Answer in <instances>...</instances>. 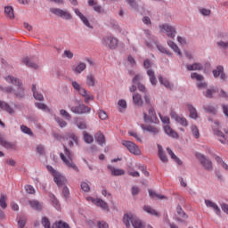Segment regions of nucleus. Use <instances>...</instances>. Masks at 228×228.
<instances>
[{
  "label": "nucleus",
  "instance_id": "obj_7",
  "mask_svg": "<svg viewBox=\"0 0 228 228\" xmlns=\"http://www.w3.org/2000/svg\"><path fill=\"white\" fill-rule=\"evenodd\" d=\"M51 13L63 19V20H72V13L67 10L60 8H52L50 9Z\"/></svg>",
  "mask_w": 228,
  "mask_h": 228
},
{
  "label": "nucleus",
  "instance_id": "obj_24",
  "mask_svg": "<svg viewBox=\"0 0 228 228\" xmlns=\"http://www.w3.org/2000/svg\"><path fill=\"white\" fill-rule=\"evenodd\" d=\"M94 138L99 145H103L104 143H106V137H104V134H102V133L101 132H97L94 134Z\"/></svg>",
  "mask_w": 228,
  "mask_h": 228
},
{
  "label": "nucleus",
  "instance_id": "obj_12",
  "mask_svg": "<svg viewBox=\"0 0 228 228\" xmlns=\"http://www.w3.org/2000/svg\"><path fill=\"white\" fill-rule=\"evenodd\" d=\"M122 145H124V147H126L129 152L134 154L135 156H140V154H142L140 148H138V146L131 141H122Z\"/></svg>",
  "mask_w": 228,
  "mask_h": 228
},
{
  "label": "nucleus",
  "instance_id": "obj_4",
  "mask_svg": "<svg viewBox=\"0 0 228 228\" xmlns=\"http://www.w3.org/2000/svg\"><path fill=\"white\" fill-rule=\"evenodd\" d=\"M5 81L10 83L11 85H14L17 87V92L14 93V95L18 97V99H22L24 97V88L22 87V82L19 78H15L14 77L8 76L5 77Z\"/></svg>",
  "mask_w": 228,
  "mask_h": 228
},
{
  "label": "nucleus",
  "instance_id": "obj_32",
  "mask_svg": "<svg viewBox=\"0 0 228 228\" xmlns=\"http://www.w3.org/2000/svg\"><path fill=\"white\" fill-rule=\"evenodd\" d=\"M167 45H169L170 48L173 49L178 54V56H183V53H181V50L179 49V46L174 43V41H167Z\"/></svg>",
  "mask_w": 228,
  "mask_h": 228
},
{
  "label": "nucleus",
  "instance_id": "obj_60",
  "mask_svg": "<svg viewBox=\"0 0 228 228\" xmlns=\"http://www.w3.org/2000/svg\"><path fill=\"white\" fill-rule=\"evenodd\" d=\"M42 225H44L45 228H51V223L49 222V219L47 217H43Z\"/></svg>",
  "mask_w": 228,
  "mask_h": 228
},
{
  "label": "nucleus",
  "instance_id": "obj_49",
  "mask_svg": "<svg viewBox=\"0 0 228 228\" xmlns=\"http://www.w3.org/2000/svg\"><path fill=\"white\" fill-rule=\"evenodd\" d=\"M205 111H207V113H211L212 115H216V109L211 105H206Z\"/></svg>",
  "mask_w": 228,
  "mask_h": 228
},
{
  "label": "nucleus",
  "instance_id": "obj_17",
  "mask_svg": "<svg viewBox=\"0 0 228 228\" xmlns=\"http://www.w3.org/2000/svg\"><path fill=\"white\" fill-rule=\"evenodd\" d=\"M0 144L2 145V147H4L5 149H11L12 151H15L17 149V144H15L14 142H9L1 136Z\"/></svg>",
  "mask_w": 228,
  "mask_h": 228
},
{
  "label": "nucleus",
  "instance_id": "obj_15",
  "mask_svg": "<svg viewBox=\"0 0 228 228\" xmlns=\"http://www.w3.org/2000/svg\"><path fill=\"white\" fill-rule=\"evenodd\" d=\"M74 12L77 17H79V19L82 20L85 26L91 28H93L92 25H90V21L88 20V19L85 15H83V13L81 12V11H79V9L77 8L74 9Z\"/></svg>",
  "mask_w": 228,
  "mask_h": 228
},
{
  "label": "nucleus",
  "instance_id": "obj_46",
  "mask_svg": "<svg viewBox=\"0 0 228 228\" xmlns=\"http://www.w3.org/2000/svg\"><path fill=\"white\" fill-rule=\"evenodd\" d=\"M0 206L2 207V209H6V208H8V205L6 204V196H4V194L0 196Z\"/></svg>",
  "mask_w": 228,
  "mask_h": 228
},
{
  "label": "nucleus",
  "instance_id": "obj_40",
  "mask_svg": "<svg viewBox=\"0 0 228 228\" xmlns=\"http://www.w3.org/2000/svg\"><path fill=\"white\" fill-rule=\"evenodd\" d=\"M149 195L151 199H157L158 200H161L163 199H167V197L161 195V194H158L156 193V191H152V190H149Z\"/></svg>",
  "mask_w": 228,
  "mask_h": 228
},
{
  "label": "nucleus",
  "instance_id": "obj_48",
  "mask_svg": "<svg viewBox=\"0 0 228 228\" xmlns=\"http://www.w3.org/2000/svg\"><path fill=\"white\" fill-rule=\"evenodd\" d=\"M191 129L194 138H200V133L199 132V128L197 127V126H192Z\"/></svg>",
  "mask_w": 228,
  "mask_h": 228
},
{
  "label": "nucleus",
  "instance_id": "obj_9",
  "mask_svg": "<svg viewBox=\"0 0 228 228\" xmlns=\"http://www.w3.org/2000/svg\"><path fill=\"white\" fill-rule=\"evenodd\" d=\"M169 115L170 118L176 122V124L183 126V127H188V120L186 118L177 114V112H175L174 110H170Z\"/></svg>",
  "mask_w": 228,
  "mask_h": 228
},
{
  "label": "nucleus",
  "instance_id": "obj_64",
  "mask_svg": "<svg viewBox=\"0 0 228 228\" xmlns=\"http://www.w3.org/2000/svg\"><path fill=\"white\" fill-rule=\"evenodd\" d=\"M99 228H110V226L104 221L98 222Z\"/></svg>",
  "mask_w": 228,
  "mask_h": 228
},
{
  "label": "nucleus",
  "instance_id": "obj_55",
  "mask_svg": "<svg viewBox=\"0 0 228 228\" xmlns=\"http://www.w3.org/2000/svg\"><path fill=\"white\" fill-rule=\"evenodd\" d=\"M25 191L29 195H34L35 193V188L33 187V185H25Z\"/></svg>",
  "mask_w": 228,
  "mask_h": 228
},
{
  "label": "nucleus",
  "instance_id": "obj_30",
  "mask_svg": "<svg viewBox=\"0 0 228 228\" xmlns=\"http://www.w3.org/2000/svg\"><path fill=\"white\" fill-rule=\"evenodd\" d=\"M143 211H145V213H148L149 215H152L153 216H159V213H158L156 209L152 208L149 205H145L143 207Z\"/></svg>",
  "mask_w": 228,
  "mask_h": 228
},
{
  "label": "nucleus",
  "instance_id": "obj_44",
  "mask_svg": "<svg viewBox=\"0 0 228 228\" xmlns=\"http://www.w3.org/2000/svg\"><path fill=\"white\" fill-rule=\"evenodd\" d=\"M30 208L33 209H42V203L38 202L37 200H30L29 201Z\"/></svg>",
  "mask_w": 228,
  "mask_h": 228
},
{
  "label": "nucleus",
  "instance_id": "obj_21",
  "mask_svg": "<svg viewBox=\"0 0 228 228\" xmlns=\"http://www.w3.org/2000/svg\"><path fill=\"white\" fill-rule=\"evenodd\" d=\"M141 127L142 131H147L148 133H151V134H158L159 133V129L156 126H145V125H141Z\"/></svg>",
  "mask_w": 228,
  "mask_h": 228
},
{
  "label": "nucleus",
  "instance_id": "obj_54",
  "mask_svg": "<svg viewBox=\"0 0 228 228\" xmlns=\"http://www.w3.org/2000/svg\"><path fill=\"white\" fill-rule=\"evenodd\" d=\"M191 79H196V81H202L204 79V77L198 73H191Z\"/></svg>",
  "mask_w": 228,
  "mask_h": 228
},
{
  "label": "nucleus",
  "instance_id": "obj_11",
  "mask_svg": "<svg viewBox=\"0 0 228 228\" xmlns=\"http://www.w3.org/2000/svg\"><path fill=\"white\" fill-rule=\"evenodd\" d=\"M196 158L197 159H199L200 163L202 165L205 170H213V163L211 162V160L206 159V156L201 153H196Z\"/></svg>",
  "mask_w": 228,
  "mask_h": 228
},
{
  "label": "nucleus",
  "instance_id": "obj_19",
  "mask_svg": "<svg viewBox=\"0 0 228 228\" xmlns=\"http://www.w3.org/2000/svg\"><path fill=\"white\" fill-rule=\"evenodd\" d=\"M214 134H216V136H217L218 141L223 143L225 144L227 143V138H225V134L220 131L218 128H214Z\"/></svg>",
  "mask_w": 228,
  "mask_h": 228
},
{
  "label": "nucleus",
  "instance_id": "obj_37",
  "mask_svg": "<svg viewBox=\"0 0 228 228\" xmlns=\"http://www.w3.org/2000/svg\"><path fill=\"white\" fill-rule=\"evenodd\" d=\"M32 92H33V96L36 99V101H44V95H42V94H38L37 92V86L36 85L32 86Z\"/></svg>",
  "mask_w": 228,
  "mask_h": 228
},
{
  "label": "nucleus",
  "instance_id": "obj_31",
  "mask_svg": "<svg viewBox=\"0 0 228 228\" xmlns=\"http://www.w3.org/2000/svg\"><path fill=\"white\" fill-rule=\"evenodd\" d=\"M118 111H120V113H124V111L127 109V102H126L124 99L118 100Z\"/></svg>",
  "mask_w": 228,
  "mask_h": 228
},
{
  "label": "nucleus",
  "instance_id": "obj_59",
  "mask_svg": "<svg viewBox=\"0 0 228 228\" xmlns=\"http://www.w3.org/2000/svg\"><path fill=\"white\" fill-rule=\"evenodd\" d=\"M56 122L60 126V127H67V123L65 120L60 118H55Z\"/></svg>",
  "mask_w": 228,
  "mask_h": 228
},
{
  "label": "nucleus",
  "instance_id": "obj_39",
  "mask_svg": "<svg viewBox=\"0 0 228 228\" xmlns=\"http://www.w3.org/2000/svg\"><path fill=\"white\" fill-rule=\"evenodd\" d=\"M88 4H89V6H94V12H97V13H101L102 7H101V5H99V4H97V2H95L94 0H89Z\"/></svg>",
  "mask_w": 228,
  "mask_h": 228
},
{
  "label": "nucleus",
  "instance_id": "obj_5",
  "mask_svg": "<svg viewBox=\"0 0 228 228\" xmlns=\"http://www.w3.org/2000/svg\"><path fill=\"white\" fill-rule=\"evenodd\" d=\"M71 85L74 88V90H76L77 92H78V94L85 98V102L86 104H88V102H90V101H94V95L90 94V92H87L86 89H85L84 87L81 86V85H79V83H77V81H72Z\"/></svg>",
  "mask_w": 228,
  "mask_h": 228
},
{
  "label": "nucleus",
  "instance_id": "obj_57",
  "mask_svg": "<svg viewBox=\"0 0 228 228\" xmlns=\"http://www.w3.org/2000/svg\"><path fill=\"white\" fill-rule=\"evenodd\" d=\"M0 92H5V94H12V92H15V91L12 86H7L6 88H4L0 86Z\"/></svg>",
  "mask_w": 228,
  "mask_h": 228
},
{
  "label": "nucleus",
  "instance_id": "obj_62",
  "mask_svg": "<svg viewBox=\"0 0 228 228\" xmlns=\"http://www.w3.org/2000/svg\"><path fill=\"white\" fill-rule=\"evenodd\" d=\"M61 117H64V118H67V120H70V114L67 112L65 110H61L60 111Z\"/></svg>",
  "mask_w": 228,
  "mask_h": 228
},
{
  "label": "nucleus",
  "instance_id": "obj_26",
  "mask_svg": "<svg viewBox=\"0 0 228 228\" xmlns=\"http://www.w3.org/2000/svg\"><path fill=\"white\" fill-rule=\"evenodd\" d=\"M158 149H159V158L160 161H162V163H167V161H168V159L167 158V154H165V152L163 151V147H161V145L159 144Z\"/></svg>",
  "mask_w": 228,
  "mask_h": 228
},
{
  "label": "nucleus",
  "instance_id": "obj_47",
  "mask_svg": "<svg viewBox=\"0 0 228 228\" xmlns=\"http://www.w3.org/2000/svg\"><path fill=\"white\" fill-rule=\"evenodd\" d=\"M20 130L22 131V133H24L25 134H28L29 136H33V132L31 131V129L29 127H28L27 126H20Z\"/></svg>",
  "mask_w": 228,
  "mask_h": 228
},
{
  "label": "nucleus",
  "instance_id": "obj_56",
  "mask_svg": "<svg viewBox=\"0 0 228 228\" xmlns=\"http://www.w3.org/2000/svg\"><path fill=\"white\" fill-rule=\"evenodd\" d=\"M55 227L57 228H70L67 223H64L63 221H59L58 223H55Z\"/></svg>",
  "mask_w": 228,
  "mask_h": 228
},
{
  "label": "nucleus",
  "instance_id": "obj_10",
  "mask_svg": "<svg viewBox=\"0 0 228 228\" xmlns=\"http://www.w3.org/2000/svg\"><path fill=\"white\" fill-rule=\"evenodd\" d=\"M159 29L161 33H166L169 38H175V27L168 23L159 25Z\"/></svg>",
  "mask_w": 228,
  "mask_h": 228
},
{
  "label": "nucleus",
  "instance_id": "obj_42",
  "mask_svg": "<svg viewBox=\"0 0 228 228\" xmlns=\"http://www.w3.org/2000/svg\"><path fill=\"white\" fill-rule=\"evenodd\" d=\"M167 154L171 156V159H174L175 163H177L178 165H182L183 162L181 161V159H179V158H177V156L175 155L174 151H172L170 148H167Z\"/></svg>",
  "mask_w": 228,
  "mask_h": 228
},
{
  "label": "nucleus",
  "instance_id": "obj_8",
  "mask_svg": "<svg viewBox=\"0 0 228 228\" xmlns=\"http://www.w3.org/2000/svg\"><path fill=\"white\" fill-rule=\"evenodd\" d=\"M102 45L109 47V49H117L118 47V39L113 36H106L102 40Z\"/></svg>",
  "mask_w": 228,
  "mask_h": 228
},
{
  "label": "nucleus",
  "instance_id": "obj_58",
  "mask_svg": "<svg viewBox=\"0 0 228 228\" xmlns=\"http://www.w3.org/2000/svg\"><path fill=\"white\" fill-rule=\"evenodd\" d=\"M24 227H26V218L20 217L18 220V228H24Z\"/></svg>",
  "mask_w": 228,
  "mask_h": 228
},
{
  "label": "nucleus",
  "instance_id": "obj_53",
  "mask_svg": "<svg viewBox=\"0 0 228 228\" xmlns=\"http://www.w3.org/2000/svg\"><path fill=\"white\" fill-rule=\"evenodd\" d=\"M216 92H218V89H208L206 92L205 96H207L208 99H211L213 97V94H216Z\"/></svg>",
  "mask_w": 228,
  "mask_h": 228
},
{
  "label": "nucleus",
  "instance_id": "obj_61",
  "mask_svg": "<svg viewBox=\"0 0 228 228\" xmlns=\"http://www.w3.org/2000/svg\"><path fill=\"white\" fill-rule=\"evenodd\" d=\"M81 188L83 191H90V185L86 182L81 183Z\"/></svg>",
  "mask_w": 228,
  "mask_h": 228
},
{
  "label": "nucleus",
  "instance_id": "obj_33",
  "mask_svg": "<svg viewBox=\"0 0 228 228\" xmlns=\"http://www.w3.org/2000/svg\"><path fill=\"white\" fill-rule=\"evenodd\" d=\"M4 13L8 19H15V15L13 14V7L12 6H5L4 7Z\"/></svg>",
  "mask_w": 228,
  "mask_h": 228
},
{
  "label": "nucleus",
  "instance_id": "obj_36",
  "mask_svg": "<svg viewBox=\"0 0 228 228\" xmlns=\"http://www.w3.org/2000/svg\"><path fill=\"white\" fill-rule=\"evenodd\" d=\"M108 168L110 170L112 175H124L126 174V171L123 169H117L111 166H108Z\"/></svg>",
  "mask_w": 228,
  "mask_h": 228
},
{
  "label": "nucleus",
  "instance_id": "obj_18",
  "mask_svg": "<svg viewBox=\"0 0 228 228\" xmlns=\"http://www.w3.org/2000/svg\"><path fill=\"white\" fill-rule=\"evenodd\" d=\"M214 77H220L223 81H225V73H224V67L218 66L213 70Z\"/></svg>",
  "mask_w": 228,
  "mask_h": 228
},
{
  "label": "nucleus",
  "instance_id": "obj_23",
  "mask_svg": "<svg viewBox=\"0 0 228 228\" xmlns=\"http://www.w3.org/2000/svg\"><path fill=\"white\" fill-rule=\"evenodd\" d=\"M205 204L207 206V208H212V209H214V211L217 214L220 215V208H218V205L216 204L215 202L209 200H205Z\"/></svg>",
  "mask_w": 228,
  "mask_h": 228
},
{
  "label": "nucleus",
  "instance_id": "obj_38",
  "mask_svg": "<svg viewBox=\"0 0 228 228\" xmlns=\"http://www.w3.org/2000/svg\"><path fill=\"white\" fill-rule=\"evenodd\" d=\"M187 70H202V64L200 63H193L186 65Z\"/></svg>",
  "mask_w": 228,
  "mask_h": 228
},
{
  "label": "nucleus",
  "instance_id": "obj_52",
  "mask_svg": "<svg viewBox=\"0 0 228 228\" xmlns=\"http://www.w3.org/2000/svg\"><path fill=\"white\" fill-rule=\"evenodd\" d=\"M62 56L63 58L72 60L74 58V53H72L70 50H65Z\"/></svg>",
  "mask_w": 228,
  "mask_h": 228
},
{
  "label": "nucleus",
  "instance_id": "obj_29",
  "mask_svg": "<svg viewBox=\"0 0 228 228\" xmlns=\"http://www.w3.org/2000/svg\"><path fill=\"white\" fill-rule=\"evenodd\" d=\"M147 76L150 77V82L153 86H156V83H158V80L156 79V75L154 74V71L152 69L147 70Z\"/></svg>",
  "mask_w": 228,
  "mask_h": 228
},
{
  "label": "nucleus",
  "instance_id": "obj_22",
  "mask_svg": "<svg viewBox=\"0 0 228 228\" xmlns=\"http://www.w3.org/2000/svg\"><path fill=\"white\" fill-rule=\"evenodd\" d=\"M66 140H69V147H74V143L75 145H77V136H76L74 134H68Z\"/></svg>",
  "mask_w": 228,
  "mask_h": 228
},
{
  "label": "nucleus",
  "instance_id": "obj_14",
  "mask_svg": "<svg viewBox=\"0 0 228 228\" xmlns=\"http://www.w3.org/2000/svg\"><path fill=\"white\" fill-rule=\"evenodd\" d=\"M53 181L57 186H63V184L67 183V179L60 173H54Z\"/></svg>",
  "mask_w": 228,
  "mask_h": 228
},
{
  "label": "nucleus",
  "instance_id": "obj_3",
  "mask_svg": "<svg viewBox=\"0 0 228 228\" xmlns=\"http://www.w3.org/2000/svg\"><path fill=\"white\" fill-rule=\"evenodd\" d=\"M159 115L162 124H165L163 129L166 134H167V136H170L171 138H179V134H177V132H175V130H174L170 126V118H168V116H163L161 114Z\"/></svg>",
  "mask_w": 228,
  "mask_h": 228
},
{
  "label": "nucleus",
  "instance_id": "obj_50",
  "mask_svg": "<svg viewBox=\"0 0 228 228\" xmlns=\"http://www.w3.org/2000/svg\"><path fill=\"white\" fill-rule=\"evenodd\" d=\"M35 106H37L38 110H43V111H49V108L47 107V105H45V103L36 102Z\"/></svg>",
  "mask_w": 228,
  "mask_h": 228
},
{
  "label": "nucleus",
  "instance_id": "obj_28",
  "mask_svg": "<svg viewBox=\"0 0 228 228\" xmlns=\"http://www.w3.org/2000/svg\"><path fill=\"white\" fill-rule=\"evenodd\" d=\"M187 110L190 111L191 118H199L197 110L191 104H187Z\"/></svg>",
  "mask_w": 228,
  "mask_h": 228
},
{
  "label": "nucleus",
  "instance_id": "obj_20",
  "mask_svg": "<svg viewBox=\"0 0 228 228\" xmlns=\"http://www.w3.org/2000/svg\"><path fill=\"white\" fill-rule=\"evenodd\" d=\"M133 102L135 106L142 108V106H143V100L142 99V95L140 94H134Z\"/></svg>",
  "mask_w": 228,
  "mask_h": 228
},
{
  "label": "nucleus",
  "instance_id": "obj_13",
  "mask_svg": "<svg viewBox=\"0 0 228 228\" xmlns=\"http://www.w3.org/2000/svg\"><path fill=\"white\" fill-rule=\"evenodd\" d=\"M71 111L76 115H85V113H90V111H92V109L85 104H80L71 107Z\"/></svg>",
  "mask_w": 228,
  "mask_h": 228
},
{
  "label": "nucleus",
  "instance_id": "obj_41",
  "mask_svg": "<svg viewBox=\"0 0 228 228\" xmlns=\"http://www.w3.org/2000/svg\"><path fill=\"white\" fill-rule=\"evenodd\" d=\"M75 124L78 129H86V123L79 118L76 119Z\"/></svg>",
  "mask_w": 228,
  "mask_h": 228
},
{
  "label": "nucleus",
  "instance_id": "obj_2",
  "mask_svg": "<svg viewBox=\"0 0 228 228\" xmlns=\"http://www.w3.org/2000/svg\"><path fill=\"white\" fill-rule=\"evenodd\" d=\"M123 222L126 227H131V225H133L134 228H143L142 220L133 214H125Z\"/></svg>",
  "mask_w": 228,
  "mask_h": 228
},
{
  "label": "nucleus",
  "instance_id": "obj_63",
  "mask_svg": "<svg viewBox=\"0 0 228 228\" xmlns=\"http://www.w3.org/2000/svg\"><path fill=\"white\" fill-rule=\"evenodd\" d=\"M99 118H101V120H106L108 118V114L103 110H100Z\"/></svg>",
  "mask_w": 228,
  "mask_h": 228
},
{
  "label": "nucleus",
  "instance_id": "obj_45",
  "mask_svg": "<svg viewBox=\"0 0 228 228\" xmlns=\"http://www.w3.org/2000/svg\"><path fill=\"white\" fill-rule=\"evenodd\" d=\"M159 81L160 85H164L166 86V88H172L170 82L167 78H163L162 77H159Z\"/></svg>",
  "mask_w": 228,
  "mask_h": 228
},
{
  "label": "nucleus",
  "instance_id": "obj_27",
  "mask_svg": "<svg viewBox=\"0 0 228 228\" xmlns=\"http://www.w3.org/2000/svg\"><path fill=\"white\" fill-rule=\"evenodd\" d=\"M22 63L27 65V67H30V69H38V64L32 62L31 60H29V57H25L22 61Z\"/></svg>",
  "mask_w": 228,
  "mask_h": 228
},
{
  "label": "nucleus",
  "instance_id": "obj_25",
  "mask_svg": "<svg viewBox=\"0 0 228 228\" xmlns=\"http://www.w3.org/2000/svg\"><path fill=\"white\" fill-rule=\"evenodd\" d=\"M95 206L98 208H102L104 211H110V208L108 207V203L106 201L101 200V199H96V203H94Z\"/></svg>",
  "mask_w": 228,
  "mask_h": 228
},
{
  "label": "nucleus",
  "instance_id": "obj_1",
  "mask_svg": "<svg viewBox=\"0 0 228 228\" xmlns=\"http://www.w3.org/2000/svg\"><path fill=\"white\" fill-rule=\"evenodd\" d=\"M61 159H62L64 165L68 167V168H72L75 170V172H79V168L76 164H74V154L67 149L66 146H64V154L61 153L60 154Z\"/></svg>",
  "mask_w": 228,
  "mask_h": 228
},
{
  "label": "nucleus",
  "instance_id": "obj_16",
  "mask_svg": "<svg viewBox=\"0 0 228 228\" xmlns=\"http://www.w3.org/2000/svg\"><path fill=\"white\" fill-rule=\"evenodd\" d=\"M74 12L77 17H79V19L82 20L85 26L91 28H93L92 25H90V21L88 20V19L85 15H83V13L81 12V11H79V9L77 8L74 9Z\"/></svg>",
  "mask_w": 228,
  "mask_h": 228
},
{
  "label": "nucleus",
  "instance_id": "obj_43",
  "mask_svg": "<svg viewBox=\"0 0 228 228\" xmlns=\"http://www.w3.org/2000/svg\"><path fill=\"white\" fill-rule=\"evenodd\" d=\"M85 69H86V64H85L84 62H80L75 67L74 70L75 72H77V74H81V72H83Z\"/></svg>",
  "mask_w": 228,
  "mask_h": 228
},
{
  "label": "nucleus",
  "instance_id": "obj_34",
  "mask_svg": "<svg viewBox=\"0 0 228 228\" xmlns=\"http://www.w3.org/2000/svg\"><path fill=\"white\" fill-rule=\"evenodd\" d=\"M0 108L1 110L7 111V113H10V115L13 113V109H12L10 105L4 102L0 101Z\"/></svg>",
  "mask_w": 228,
  "mask_h": 228
},
{
  "label": "nucleus",
  "instance_id": "obj_35",
  "mask_svg": "<svg viewBox=\"0 0 228 228\" xmlns=\"http://www.w3.org/2000/svg\"><path fill=\"white\" fill-rule=\"evenodd\" d=\"M86 83L87 86H95V76L93 74L87 75Z\"/></svg>",
  "mask_w": 228,
  "mask_h": 228
},
{
  "label": "nucleus",
  "instance_id": "obj_51",
  "mask_svg": "<svg viewBox=\"0 0 228 228\" xmlns=\"http://www.w3.org/2000/svg\"><path fill=\"white\" fill-rule=\"evenodd\" d=\"M84 139L86 143H92L94 142V136L88 134L86 132H84Z\"/></svg>",
  "mask_w": 228,
  "mask_h": 228
},
{
  "label": "nucleus",
  "instance_id": "obj_6",
  "mask_svg": "<svg viewBox=\"0 0 228 228\" xmlns=\"http://www.w3.org/2000/svg\"><path fill=\"white\" fill-rule=\"evenodd\" d=\"M143 120L146 124H158V116H156V110L152 106H148V112L143 111Z\"/></svg>",
  "mask_w": 228,
  "mask_h": 228
}]
</instances>
